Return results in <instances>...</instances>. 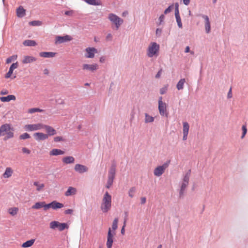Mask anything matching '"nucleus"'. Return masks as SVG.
Wrapping results in <instances>:
<instances>
[{"label":"nucleus","instance_id":"1","mask_svg":"<svg viewBox=\"0 0 248 248\" xmlns=\"http://www.w3.org/2000/svg\"><path fill=\"white\" fill-rule=\"evenodd\" d=\"M1 136H5L4 140L14 137V128L11 126L10 124H6L0 127V137Z\"/></svg>","mask_w":248,"mask_h":248},{"label":"nucleus","instance_id":"2","mask_svg":"<svg viewBox=\"0 0 248 248\" xmlns=\"http://www.w3.org/2000/svg\"><path fill=\"white\" fill-rule=\"evenodd\" d=\"M111 207V196L107 191L103 196L101 205V209L103 212L107 213Z\"/></svg>","mask_w":248,"mask_h":248},{"label":"nucleus","instance_id":"3","mask_svg":"<svg viewBox=\"0 0 248 248\" xmlns=\"http://www.w3.org/2000/svg\"><path fill=\"white\" fill-rule=\"evenodd\" d=\"M159 45L155 42H152L149 45L147 50V55L149 58L154 56H157L159 50Z\"/></svg>","mask_w":248,"mask_h":248},{"label":"nucleus","instance_id":"4","mask_svg":"<svg viewBox=\"0 0 248 248\" xmlns=\"http://www.w3.org/2000/svg\"><path fill=\"white\" fill-rule=\"evenodd\" d=\"M108 19L111 23L115 27L116 30H118L121 25L123 23V19L117 16L116 15L110 13L108 15Z\"/></svg>","mask_w":248,"mask_h":248},{"label":"nucleus","instance_id":"5","mask_svg":"<svg viewBox=\"0 0 248 248\" xmlns=\"http://www.w3.org/2000/svg\"><path fill=\"white\" fill-rule=\"evenodd\" d=\"M50 228L52 229L58 228L60 231H62L65 229H68L69 226L65 223H60L57 221H51L49 224Z\"/></svg>","mask_w":248,"mask_h":248},{"label":"nucleus","instance_id":"6","mask_svg":"<svg viewBox=\"0 0 248 248\" xmlns=\"http://www.w3.org/2000/svg\"><path fill=\"white\" fill-rule=\"evenodd\" d=\"M158 110L160 114L162 116L168 117V113L167 110V105L162 101V97L160 96L158 100Z\"/></svg>","mask_w":248,"mask_h":248},{"label":"nucleus","instance_id":"7","mask_svg":"<svg viewBox=\"0 0 248 248\" xmlns=\"http://www.w3.org/2000/svg\"><path fill=\"white\" fill-rule=\"evenodd\" d=\"M44 124L37 123L35 124H26L24 126V129L28 131H33L43 129Z\"/></svg>","mask_w":248,"mask_h":248},{"label":"nucleus","instance_id":"8","mask_svg":"<svg viewBox=\"0 0 248 248\" xmlns=\"http://www.w3.org/2000/svg\"><path fill=\"white\" fill-rule=\"evenodd\" d=\"M190 173L187 172L184 177L180 191V196H182L184 192L189 183Z\"/></svg>","mask_w":248,"mask_h":248},{"label":"nucleus","instance_id":"9","mask_svg":"<svg viewBox=\"0 0 248 248\" xmlns=\"http://www.w3.org/2000/svg\"><path fill=\"white\" fill-rule=\"evenodd\" d=\"M72 38L68 35L64 36H57L55 38V44L56 45L60 44L67 41H71Z\"/></svg>","mask_w":248,"mask_h":248},{"label":"nucleus","instance_id":"10","mask_svg":"<svg viewBox=\"0 0 248 248\" xmlns=\"http://www.w3.org/2000/svg\"><path fill=\"white\" fill-rule=\"evenodd\" d=\"M63 206L64 205L62 203L56 201H54L51 202L47 204L46 207L47 208V210L49 209L50 208H52L53 210H57L58 209L62 208Z\"/></svg>","mask_w":248,"mask_h":248},{"label":"nucleus","instance_id":"11","mask_svg":"<svg viewBox=\"0 0 248 248\" xmlns=\"http://www.w3.org/2000/svg\"><path fill=\"white\" fill-rule=\"evenodd\" d=\"M168 167L167 164H164L162 166H158L154 170V175L156 176H161L164 172L165 169Z\"/></svg>","mask_w":248,"mask_h":248},{"label":"nucleus","instance_id":"12","mask_svg":"<svg viewBox=\"0 0 248 248\" xmlns=\"http://www.w3.org/2000/svg\"><path fill=\"white\" fill-rule=\"evenodd\" d=\"M85 56L87 58H93L94 54L97 53V49L94 47H87L85 49Z\"/></svg>","mask_w":248,"mask_h":248},{"label":"nucleus","instance_id":"13","mask_svg":"<svg viewBox=\"0 0 248 248\" xmlns=\"http://www.w3.org/2000/svg\"><path fill=\"white\" fill-rule=\"evenodd\" d=\"M74 170L78 173H83L87 172L89 169L87 166L85 165L80 164H77L74 167Z\"/></svg>","mask_w":248,"mask_h":248},{"label":"nucleus","instance_id":"14","mask_svg":"<svg viewBox=\"0 0 248 248\" xmlns=\"http://www.w3.org/2000/svg\"><path fill=\"white\" fill-rule=\"evenodd\" d=\"M43 129H45L46 133V135H47V137L49 136H52L56 134L57 132L56 130L52 126L44 124Z\"/></svg>","mask_w":248,"mask_h":248},{"label":"nucleus","instance_id":"15","mask_svg":"<svg viewBox=\"0 0 248 248\" xmlns=\"http://www.w3.org/2000/svg\"><path fill=\"white\" fill-rule=\"evenodd\" d=\"M115 234V233L114 232V234H112L111 232V229L109 228L108 229V236H107V247L108 248H111L112 244H113V235Z\"/></svg>","mask_w":248,"mask_h":248},{"label":"nucleus","instance_id":"16","mask_svg":"<svg viewBox=\"0 0 248 248\" xmlns=\"http://www.w3.org/2000/svg\"><path fill=\"white\" fill-rule=\"evenodd\" d=\"M189 125L187 122H184L183 123V140H186L187 139V135L189 132Z\"/></svg>","mask_w":248,"mask_h":248},{"label":"nucleus","instance_id":"17","mask_svg":"<svg viewBox=\"0 0 248 248\" xmlns=\"http://www.w3.org/2000/svg\"><path fill=\"white\" fill-rule=\"evenodd\" d=\"M35 139L37 141L44 140L47 139V135L42 132H36L33 134Z\"/></svg>","mask_w":248,"mask_h":248},{"label":"nucleus","instance_id":"18","mask_svg":"<svg viewBox=\"0 0 248 248\" xmlns=\"http://www.w3.org/2000/svg\"><path fill=\"white\" fill-rule=\"evenodd\" d=\"M98 65L96 63L93 64H84L82 65V69L84 70L94 71L98 69Z\"/></svg>","mask_w":248,"mask_h":248},{"label":"nucleus","instance_id":"19","mask_svg":"<svg viewBox=\"0 0 248 248\" xmlns=\"http://www.w3.org/2000/svg\"><path fill=\"white\" fill-rule=\"evenodd\" d=\"M202 17L205 20V31L207 33H209L210 32L211 30V26H210V22L209 21V17L206 15H202Z\"/></svg>","mask_w":248,"mask_h":248},{"label":"nucleus","instance_id":"20","mask_svg":"<svg viewBox=\"0 0 248 248\" xmlns=\"http://www.w3.org/2000/svg\"><path fill=\"white\" fill-rule=\"evenodd\" d=\"M46 205L47 204H46L45 202H38L35 203V204L32 206V208L34 209H39L43 207L44 210L46 211L47 210V208L46 207Z\"/></svg>","mask_w":248,"mask_h":248},{"label":"nucleus","instance_id":"21","mask_svg":"<svg viewBox=\"0 0 248 248\" xmlns=\"http://www.w3.org/2000/svg\"><path fill=\"white\" fill-rule=\"evenodd\" d=\"M36 61V59L33 56H25L23 57V59L22 61V62L23 64H27Z\"/></svg>","mask_w":248,"mask_h":248},{"label":"nucleus","instance_id":"22","mask_svg":"<svg viewBox=\"0 0 248 248\" xmlns=\"http://www.w3.org/2000/svg\"><path fill=\"white\" fill-rule=\"evenodd\" d=\"M18 67V62H16L15 63H13L10 68L8 72L6 74L5 77L6 78H9L11 77L13 72V70L16 68H17Z\"/></svg>","mask_w":248,"mask_h":248},{"label":"nucleus","instance_id":"23","mask_svg":"<svg viewBox=\"0 0 248 248\" xmlns=\"http://www.w3.org/2000/svg\"><path fill=\"white\" fill-rule=\"evenodd\" d=\"M56 55V53L53 52H41L39 53V56L43 58H53Z\"/></svg>","mask_w":248,"mask_h":248},{"label":"nucleus","instance_id":"24","mask_svg":"<svg viewBox=\"0 0 248 248\" xmlns=\"http://www.w3.org/2000/svg\"><path fill=\"white\" fill-rule=\"evenodd\" d=\"M77 192L76 188L70 186L68 188L67 191L65 192V196L68 197L72 195H75Z\"/></svg>","mask_w":248,"mask_h":248},{"label":"nucleus","instance_id":"25","mask_svg":"<svg viewBox=\"0 0 248 248\" xmlns=\"http://www.w3.org/2000/svg\"><path fill=\"white\" fill-rule=\"evenodd\" d=\"M16 100V96L14 95H9L7 96H3V97H0V100L3 102H9L11 100Z\"/></svg>","mask_w":248,"mask_h":248},{"label":"nucleus","instance_id":"26","mask_svg":"<svg viewBox=\"0 0 248 248\" xmlns=\"http://www.w3.org/2000/svg\"><path fill=\"white\" fill-rule=\"evenodd\" d=\"M64 154V151L58 149H53L49 152L50 155H63Z\"/></svg>","mask_w":248,"mask_h":248},{"label":"nucleus","instance_id":"27","mask_svg":"<svg viewBox=\"0 0 248 248\" xmlns=\"http://www.w3.org/2000/svg\"><path fill=\"white\" fill-rule=\"evenodd\" d=\"M16 15L19 17H22L25 15V10L21 6L16 9Z\"/></svg>","mask_w":248,"mask_h":248},{"label":"nucleus","instance_id":"28","mask_svg":"<svg viewBox=\"0 0 248 248\" xmlns=\"http://www.w3.org/2000/svg\"><path fill=\"white\" fill-rule=\"evenodd\" d=\"M62 161L66 164H71L74 162L75 158L72 156H65L62 158Z\"/></svg>","mask_w":248,"mask_h":248},{"label":"nucleus","instance_id":"29","mask_svg":"<svg viewBox=\"0 0 248 248\" xmlns=\"http://www.w3.org/2000/svg\"><path fill=\"white\" fill-rule=\"evenodd\" d=\"M18 211V208L16 207H11L8 209V213L12 216H16L17 214Z\"/></svg>","mask_w":248,"mask_h":248},{"label":"nucleus","instance_id":"30","mask_svg":"<svg viewBox=\"0 0 248 248\" xmlns=\"http://www.w3.org/2000/svg\"><path fill=\"white\" fill-rule=\"evenodd\" d=\"M84 1L87 3L92 5H100L101 2L100 0H84Z\"/></svg>","mask_w":248,"mask_h":248},{"label":"nucleus","instance_id":"31","mask_svg":"<svg viewBox=\"0 0 248 248\" xmlns=\"http://www.w3.org/2000/svg\"><path fill=\"white\" fill-rule=\"evenodd\" d=\"M185 82H186V80L185 78L181 79L179 81V82H178V83L176 85L177 89L178 90H182L184 88V85Z\"/></svg>","mask_w":248,"mask_h":248},{"label":"nucleus","instance_id":"32","mask_svg":"<svg viewBox=\"0 0 248 248\" xmlns=\"http://www.w3.org/2000/svg\"><path fill=\"white\" fill-rule=\"evenodd\" d=\"M23 45L25 46H35L36 43L34 40H26L24 41Z\"/></svg>","mask_w":248,"mask_h":248},{"label":"nucleus","instance_id":"33","mask_svg":"<svg viewBox=\"0 0 248 248\" xmlns=\"http://www.w3.org/2000/svg\"><path fill=\"white\" fill-rule=\"evenodd\" d=\"M34 239H31L30 240H28L25 243H24L22 247L23 248H28L31 247L34 243Z\"/></svg>","mask_w":248,"mask_h":248},{"label":"nucleus","instance_id":"34","mask_svg":"<svg viewBox=\"0 0 248 248\" xmlns=\"http://www.w3.org/2000/svg\"><path fill=\"white\" fill-rule=\"evenodd\" d=\"M154 118L150 115H149L148 113L145 114V122L146 123H152L154 122Z\"/></svg>","mask_w":248,"mask_h":248},{"label":"nucleus","instance_id":"35","mask_svg":"<svg viewBox=\"0 0 248 248\" xmlns=\"http://www.w3.org/2000/svg\"><path fill=\"white\" fill-rule=\"evenodd\" d=\"M12 170L11 168H7L4 174H3V177L4 178H9L12 175Z\"/></svg>","mask_w":248,"mask_h":248},{"label":"nucleus","instance_id":"36","mask_svg":"<svg viewBox=\"0 0 248 248\" xmlns=\"http://www.w3.org/2000/svg\"><path fill=\"white\" fill-rule=\"evenodd\" d=\"M115 167L114 166L111 167L110 170H109L108 177L114 178L115 176Z\"/></svg>","mask_w":248,"mask_h":248},{"label":"nucleus","instance_id":"37","mask_svg":"<svg viewBox=\"0 0 248 248\" xmlns=\"http://www.w3.org/2000/svg\"><path fill=\"white\" fill-rule=\"evenodd\" d=\"M33 185L37 187L36 190L38 191H41L45 187V185L44 184H40L38 182H34Z\"/></svg>","mask_w":248,"mask_h":248},{"label":"nucleus","instance_id":"38","mask_svg":"<svg viewBox=\"0 0 248 248\" xmlns=\"http://www.w3.org/2000/svg\"><path fill=\"white\" fill-rule=\"evenodd\" d=\"M114 178L108 177V180L107 182V184L106 185V187L107 188H109L111 186V185L113 184Z\"/></svg>","mask_w":248,"mask_h":248},{"label":"nucleus","instance_id":"39","mask_svg":"<svg viewBox=\"0 0 248 248\" xmlns=\"http://www.w3.org/2000/svg\"><path fill=\"white\" fill-rule=\"evenodd\" d=\"M17 56L16 55H13L9 58H8L6 60V63H9L11 62L12 61H14L17 59Z\"/></svg>","mask_w":248,"mask_h":248},{"label":"nucleus","instance_id":"40","mask_svg":"<svg viewBox=\"0 0 248 248\" xmlns=\"http://www.w3.org/2000/svg\"><path fill=\"white\" fill-rule=\"evenodd\" d=\"M43 110L38 108H32L28 109V112L29 113H33L37 112H42Z\"/></svg>","mask_w":248,"mask_h":248},{"label":"nucleus","instance_id":"41","mask_svg":"<svg viewBox=\"0 0 248 248\" xmlns=\"http://www.w3.org/2000/svg\"><path fill=\"white\" fill-rule=\"evenodd\" d=\"M175 16L177 23L178 24V26H179V28H182V23L181 22V18H180L179 14L176 15Z\"/></svg>","mask_w":248,"mask_h":248},{"label":"nucleus","instance_id":"42","mask_svg":"<svg viewBox=\"0 0 248 248\" xmlns=\"http://www.w3.org/2000/svg\"><path fill=\"white\" fill-rule=\"evenodd\" d=\"M118 219L117 218H116L114 219L112 225V229L113 230L115 231L117 229L118 227Z\"/></svg>","mask_w":248,"mask_h":248},{"label":"nucleus","instance_id":"43","mask_svg":"<svg viewBox=\"0 0 248 248\" xmlns=\"http://www.w3.org/2000/svg\"><path fill=\"white\" fill-rule=\"evenodd\" d=\"M242 130L243 132H242V135L241 136V139H243L247 132V126L246 125H243L242 126Z\"/></svg>","mask_w":248,"mask_h":248},{"label":"nucleus","instance_id":"44","mask_svg":"<svg viewBox=\"0 0 248 248\" xmlns=\"http://www.w3.org/2000/svg\"><path fill=\"white\" fill-rule=\"evenodd\" d=\"M135 191H136V189L135 187H132L129 190V192H128V195L129 196L132 198L134 197V194H135Z\"/></svg>","mask_w":248,"mask_h":248},{"label":"nucleus","instance_id":"45","mask_svg":"<svg viewBox=\"0 0 248 248\" xmlns=\"http://www.w3.org/2000/svg\"><path fill=\"white\" fill-rule=\"evenodd\" d=\"M20 139L21 140H25L27 139H29L30 138V136L27 133H25L20 136Z\"/></svg>","mask_w":248,"mask_h":248},{"label":"nucleus","instance_id":"46","mask_svg":"<svg viewBox=\"0 0 248 248\" xmlns=\"http://www.w3.org/2000/svg\"><path fill=\"white\" fill-rule=\"evenodd\" d=\"M168 90V85L164 86L160 90V93L161 94H163L166 93Z\"/></svg>","mask_w":248,"mask_h":248},{"label":"nucleus","instance_id":"47","mask_svg":"<svg viewBox=\"0 0 248 248\" xmlns=\"http://www.w3.org/2000/svg\"><path fill=\"white\" fill-rule=\"evenodd\" d=\"M64 140L62 137L58 136V137H55L54 138V141L55 142L62 141H64Z\"/></svg>","mask_w":248,"mask_h":248},{"label":"nucleus","instance_id":"48","mask_svg":"<svg viewBox=\"0 0 248 248\" xmlns=\"http://www.w3.org/2000/svg\"><path fill=\"white\" fill-rule=\"evenodd\" d=\"M173 8V5H170L169 7H168L165 11H164V14H167L169 13H170Z\"/></svg>","mask_w":248,"mask_h":248},{"label":"nucleus","instance_id":"49","mask_svg":"<svg viewBox=\"0 0 248 248\" xmlns=\"http://www.w3.org/2000/svg\"><path fill=\"white\" fill-rule=\"evenodd\" d=\"M126 220H127V218L125 217V219H124V225L121 229V233L122 234H124V232H125V230H124V227H125V225H126Z\"/></svg>","mask_w":248,"mask_h":248},{"label":"nucleus","instance_id":"50","mask_svg":"<svg viewBox=\"0 0 248 248\" xmlns=\"http://www.w3.org/2000/svg\"><path fill=\"white\" fill-rule=\"evenodd\" d=\"M29 24L32 26H38L40 25V22L39 21H33L30 22Z\"/></svg>","mask_w":248,"mask_h":248},{"label":"nucleus","instance_id":"51","mask_svg":"<svg viewBox=\"0 0 248 248\" xmlns=\"http://www.w3.org/2000/svg\"><path fill=\"white\" fill-rule=\"evenodd\" d=\"M179 4L178 3L175 4V15H179Z\"/></svg>","mask_w":248,"mask_h":248},{"label":"nucleus","instance_id":"52","mask_svg":"<svg viewBox=\"0 0 248 248\" xmlns=\"http://www.w3.org/2000/svg\"><path fill=\"white\" fill-rule=\"evenodd\" d=\"M74 14V11L73 10L66 11L65 12L64 14L66 16H72Z\"/></svg>","mask_w":248,"mask_h":248},{"label":"nucleus","instance_id":"53","mask_svg":"<svg viewBox=\"0 0 248 248\" xmlns=\"http://www.w3.org/2000/svg\"><path fill=\"white\" fill-rule=\"evenodd\" d=\"M22 151L23 153L27 154H30L31 153L30 150L25 147L23 148L22 149Z\"/></svg>","mask_w":248,"mask_h":248},{"label":"nucleus","instance_id":"54","mask_svg":"<svg viewBox=\"0 0 248 248\" xmlns=\"http://www.w3.org/2000/svg\"><path fill=\"white\" fill-rule=\"evenodd\" d=\"M165 19V16L163 15H161L159 17V25H160L162 22H163L164 20Z\"/></svg>","mask_w":248,"mask_h":248},{"label":"nucleus","instance_id":"55","mask_svg":"<svg viewBox=\"0 0 248 248\" xmlns=\"http://www.w3.org/2000/svg\"><path fill=\"white\" fill-rule=\"evenodd\" d=\"M73 212V210L71 209H69L67 210H65L64 213L65 214H72Z\"/></svg>","mask_w":248,"mask_h":248},{"label":"nucleus","instance_id":"56","mask_svg":"<svg viewBox=\"0 0 248 248\" xmlns=\"http://www.w3.org/2000/svg\"><path fill=\"white\" fill-rule=\"evenodd\" d=\"M162 32V30L161 29H157L156 30V34L158 36H160Z\"/></svg>","mask_w":248,"mask_h":248},{"label":"nucleus","instance_id":"57","mask_svg":"<svg viewBox=\"0 0 248 248\" xmlns=\"http://www.w3.org/2000/svg\"><path fill=\"white\" fill-rule=\"evenodd\" d=\"M112 38V35L111 33H108L106 36V39L107 40H111Z\"/></svg>","mask_w":248,"mask_h":248},{"label":"nucleus","instance_id":"58","mask_svg":"<svg viewBox=\"0 0 248 248\" xmlns=\"http://www.w3.org/2000/svg\"><path fill=\"white\" fill-rule=\"evenodd\" d=\"M227 97L228 98H231L232 97V88H231L227 94Z\"/></svg>","mask_w":248,"mask_h":248},{"label":"nucleus","instance_id":"59","mask_svg":"<svg viewBox=\"0 0 248 248\" xmlns=\"http://www.w3.org/2000/svg\"><path fill=\"white\" fill-rule=\"evenodd\" d=\"M161 73H162V69H160L158 72L157 74L155 75V78H159L160 77V76H161Z\"/></svg>","mask_w":248,"mask_h":248},{"label":"nucleus","instance_id":"60","mask_svg":"<svg viewBox=\"0 0 248 248\" xmlns=\"http://www.w3.org/2000/svg\"><path fill=\"white\" fill-rule=\"evenodd\" d=\"M8 93V92L6 90H3L0 92L1 94H2V95L6 94Z\"/></svg>","mask_w":248,"mask_h":248},{"label":"nucleus","instance_id":"61","mask_svg":"<svg viewBox=\"0 0 248 248\" xmlns=\"http://www.w3.org/2000/svg\"><path fill=\"white\" fill-rule=\"evenodd\" d=\"M146 199L145 197H142L141 198V203L142 204H144L146 202Z\"/></svg>","mask_w":248,"mask_h":248},{"label":"nucleus","instance_id":"62","mask_svg":"<svg viewBox=\"0 0 248 248\" xmlns=\"http://www.w3.org/2000/svg\"><path fill=\"white\" fill-rule=\"evenodd\" d=\"M184 3L186 5H188L190 3V0H183Z\"/></svg>","mask_w":248,"mask_h":248},{"label":"nucleus","instance_id":"63","mask_svg":"<svg viewBox=\"0 0 248 248\" xmlns=\"http://www.w3.org/2000/svg\"><path fill=\"white\" fill-rule=\"evenodd\" d=\"M185 52L186 53H188V52H190V48L188 46H187L186 47Z\"/></svg>","mask_w":248,"mask_h":248},{"label":"nucleus","instance_id":"64","mask_svg":"<svg viewBox=\"0 0 248 248\" xmlns=\"http://www.w3.org/2000/svg\"><path fill=\"white\" fill-rule=\"evenodd\" d=\"M49 73V70L47 69H45L44 70V74L45 75H48Z\"/></svg>","mask_w":248,"mask_h":248}]
</instances>
